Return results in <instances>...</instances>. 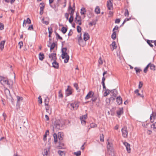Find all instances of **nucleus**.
I'll return each mask as SVG.
<instances>
[{"label": "nucleus", "mask_w": 156, "mask_h": 156, "mask_svg": "<svg viewBox=\"0 0 156 156\" xmlns=\"http://www.w3.org/2000/svg\"><path fill=\"white\" fill-rule=\"evenodd\" d=\"M74 86L76 88V90H78L79 88L78 86L77 83H75L73 84Z\"/></svg>", "instance_id": "0e129e2a"}, {"label": "nucleus", "mask_w": 156, "mask_h": 156, "mask_svg": "<svg viewBox=\"0 0 156 156\" xmlns=\"http://www.w3.org/2000/svg\"><path fill=\"white\" fill-rule=\"evenodd\" d=\"M55 45V44L54 42H53L50 45H48V47H50V51L51 52V50H53L54 48Z\"/></svg>", "instance_id": "6ab92c4d"}, {"label": "nucleus", "mask_w": 156, "mask_h": 156, "mask_svg": "<svg viewBox=\"0 0 156 156\" xmlns=\"http://www.w3.org/2000/svg\"><path fill=\"white\" fill-rule=\"evenodd\" d=\"M45 109L46 112L48 113L49 114H50L51 113V110L50 109V107L49 106L48 107H45Z\"/></svg>", "instance_id": "c756f323"}, {"label": "nucleus", "mask_w": 156, "mask_h": 156, "mask_svg": "<svg viewBox=\"0 0 156 156\" xmlns=\"http://www.w3.org/2000/svg\"><path fill=\"white\" fill-rule=\"evenodd\" d=\"M72 89L69 86H68L67 89L66 90L65 94L67 96H68L72 94Z\"/></svg>", "instance_id": "423d86ee"}, {"label": "nucleus", "mask_w": 156, "mask_h": 156, "mask_svg": "<svg viewBox=\"0 0 156 156\" xmlns=\"http://www.w3.org/2000/svg\"><path fill=\"white\" fill-rule=\"evenodd\" d=\"M94 95V93L92 91H90L85 98V100H87L91 98Z\"/></svg>", "instance_id": "9d476101"}, {"label": "nucleus", "mask_w": 156, "mask_h": 156, "mask_svg": "<svg viewBox=\"0 0 156 156\" xmlns=\"http://www.w3.org/2000/svg\"><path fill=\"white\" fill-rule=\"evenodd\" d=\"M4 25L2 23H0V30H2L4 29Z\"/></svg>", "instance_id": "e2e57ef3"}, {"label": "nucleus", "mask_w": 156, "mask_h": 156, "mask_svg": "<svg viewBox=\"0 0 156 156\" xmlns=\"http://www.w3.org/2000/svg\"><path fill=\"white\" fill-rule=\"evenodd\" d=\"M118 28H119V27L118 26L116 25V26H115L114 28L113 29L112 31L113 32L115 31V30H118Z\"/></svg>", "instance_id": "338daca9"}, {"label": "nucleus", "mask_w": 156, "mask_h": 156, "mask_svg": "<svg viewBox=\"0 0 156 156\" xmlns=\"http://www.w3.org/2000/svg\"><path fill=\"white\" fill-rule=\"evenodd\" d=\"M150 64H148L147 65V66L145 67V68L144 69V71L145 73H146L147 71V69L148 67H149V65Z\"/></svg>", "instance_id": "3c124183"}, {"label": "nucleus", "mask_w": 156, "mask_h": 156, "mask_svg": "<svg viewBox=\"0 0 156 156\" xmlns=\"http://www.w3.org/2000/svg\"><path fill=\"white\" fill-rule=\"evenodd\" d=\"M50 148L51 147L50 145H49L44 150L45 155H47L50 153Z\"/></svg>", "instance_id": "f3484780"}, {"label": "nucleus", "mask_w": 156, "mask_h": 156, "mask_svg": "<svg viewBox=\"0 0 156 156\" xmlns=\"http://www.w3.org/2000/svg\"><path fill=\"white\" fill-rule=\"evenodd\" d=\"M90 128H94L97 127V125L95 123H92L90 124Z\"/></svg>", "instance_id": "4c0bfd02"}, {"label": "nucleus", "mask_w": 156, "mask_h": 156, "mask_svg": "<svg viewBox=\"0 0 156 156\" xmlns=\"http://www.w3.org/2000/svg\"><path fill=\"white\" fill-rule=\"evenodd\" d=\"M62 134L61 132H58V136L59 140H62L63 138L62 137Z\"/></svg>", "instance_id": "72a5a7b5"}, {"label": "nucleus", "mask_w": 156, "mask_h": 156, "mask_svg": "<svg viewBox=\"0 0 156 156\" xmlns=\"http://www.w3.org/2000/svg\"><path fill=\"white\" fill-rule=\"evenodd\" d=\"M55 34L56 35V37L58 39L62 40V38L61 37L59 34L56 32H55Z\"/></svg>", "instance_id": "e433bc0d"}, {"label": "nucleus", "mask_w": 156, "mask_h": 156, "mask_svg": "<svg viewBox=\"0 0 156 156\" xmlns=\"http://www.w3.org/2000/svg\"><path fill=\"white\" fill-rule=\"evenodd\" d=\"M67 29L65 27H62V32L63 34H65L67 31Z\"/></svg>", "instance_id": "473e14b6"}, {"label": "nucleus", "mask_w": 156, "mask_h": 156, "mask_svg": "<svg viewBox=\"0 0 156 156\" xmlns=\"http://www.w3.org/2000/svg\"><path fill=\"white\" fill-rule=\"evenodd\" d=\"M52 67L55 69H58L59 68L58 63L57 62L56 60H55L52 62Z\"/></svg>", "instance_id": "ddd939ff"}, {"label": "nucleus", "mask_w": 156, "mask_h": 156, "mask_svg": "<svg viewBox=\"0 0 156 156\" xmlns=\"http://www.w3.org/2000/svg\"><path fill=\"white\" fill-rule=\"evenodd\" d=\"M76 23H78L79 25H80L81 24V18L80 16L79 17V19L77 20Z\"/></svg>", "instance_id": "58836bf2"}, {"label": "nucleus", "mask_w": 156, "mask_h": 156, "mask_svg": "<svg viewBox=\"0 0 156 156\" xmlns=\"http://www.w3.org/2000/svg\"><path fill=\"white\" fill-rule=\"evenodd\" d=\"M40 5H41L42 6L40 7V10H44V5L43 3H41L40 4Z\"/></svg>", "instance_id": "8fccbe9b"}, {"label": "nucleus", "mask_w": 156, "mask_h": 156, "mask_svg": "<svg viewBox=\"0 0 156 156\" xmlns=\"http://www.w3.org/2000/svg\"><path fill=\"white\" fill-rule=\"evenodd\" d=\"M149 64H150L149 65V67H150V69L151 70H155V66L153 64H151V63H149Z\"/></svg>", "instance_id": "2f4dec72"}, {"label": "nucleus", "mask_w": 156, "mask_h": 156, "mask_svg": "<svg viewBox=\"0 0 156 156\" xmlns=\"http://www.w3.org/2000/svg\"><path fill=\"white\" fill-rule=\"evenodd\" d=\"M123 144L126 147L127 152L128 153H130L131 151L130 144L127 142H124L123 143Z\"/></svg>", "instance_id": "1a4fd4ad"}, {"label": "nucleus", "mask_w": 156, "mask_h": 156, "mask_svg": "<svg viewBox=\"0 0 156 156\" xmlns=\"http://www.w3.org/2000/svg\"><path fill=\"white\" fill-rule=\"evenodd\" d=\"M121 131L123 137L125 138H126L127 137L128 135V131L127 127H124L122 128Z\"/></svg>", "instance_id": "39448f33"}, {"label": "nucleus", "mask_w": 156, "mask_h": 156, "mask_svg": "<svg viewBox=\"0 0 156 156\" xmlns=\"http://www.w3.org/2000/svg\"><path fill=\"white\" fill-rule=\"evenodd\" d=\"M100 8L98 6H97L95 9V12L97 14H98L100 13Z\"/></svg>", "instance_id": "b1692460"}, {"label": "nucleus", "mask_w": 156, "mask_h": 156, "mask_svg": "<svg viewBox=\"0 0 156 156\" xmlns=\"http://www.w3.org/2000/svg\"><path fill=\"white\" fill-rule=\"evenodd\" d=\"M86 12V10L85 8L83 7L81 9V11L80 12L81 14H85Z\"/></svg>", "instance_id": "cd10ccee"}, {"label": "nucleus", "mask_w": 156, "mask_h": 156, "mask_svg": "<svg viewBox=\"0 0 156 156\" xmlns=\"http://www.w3.org/2000/svg\"><path fill=\"white\" fill-rule=\"evenodd\" d=\"M48 30L49 34H51L52 33V28L48 27Z\"/></svg>", "instance_id": "bf43d9fd"}, {"label": "nucleus", "mask_w": 156, "mask_h": 156, "mask_svg": "<svg viewBox=\"0 0 156 156\" xmlns=\"http://www.w3.org/2000/svg\"><path fill=\"white\" fill-rule=\"evenodd\" d=\"M111 92V91L110 90H109L108 89H107L106 90H105V91L104 93V96H107L109 94L110 92Z\"/></svg>", "instance_id": "c85d7f7f"}, {"label": "nucleus", "mask_w": 156, "mask_h": 156, "mask_svg": "<svg viewBox=\"0 0 156 156\" xmlns=\"http://www.w3.org/2000/svg\"><path fill=\"white\" fill-rule=\"evenodd\" d=\"M67 50L66 48H63L62 49L61 56L62 59L66 58L64 60V62L65 63L68 62L69 58V57L66 52Z\"/></svg>", "instance_id": "f257e3e1"}, {"label": "nucleus", "mask_w": 156, "mask_h": 156, "mask_svg": "<svg viewBox=\"0 0 156 156\" xmlns=\"http://www.w3.org/2000/svg\"><path fill=\"white\" fill-rule=\"evenodd\" d=\"M152 42V41H150L149 40H147V43L151 47H152L153 46V45L151 44V42Z\"/></svg>", "instance_id": "37998d69"}, {"label": "nucleus", "mask_w": 156, "mask_h": 156, "mask_svg": "<svg viewBox=\"0 0 156 156\" xmlns=\"http://www.w3.org/2000/svg\"><path fill=\"white\" fill-rule=\"evenodd\" d=\"M49 102V100L47 97L45 99L44 104H45V106L46 107H48V106H49V104H48V103Z\"/></svg>", "instance_id": "393cba45"}, {"label": "nucleus", "mask_w": 156, "mask_h": 156, "mask_svg": "<svg viewBox=\"0 0 156 156\" xmlns=\"http://www.w3.org/2000/svg\"><path fill=\"white\" fill-rule=\"evenodd\" d=\"M44 58V55L43 53H40L39 54V59L42 61Z\"/></svg>", "instance_id": "aec40b11"}, {"label": "nucleus", "mask_w": 156, "mask_h": 156, "mask_svg": "<svg viewBox=\"0 0 156 156\" xmlns=\"http://www.w3.org/2000/svg\"><path fill=\"white\" fill-rule=\"evenodd\" d=\"M116 101L117 103L119 105H120L122 103V98H121L120 96H119L116 98Z\"/></svg>", "instance_id": "dca6fc26"}, {"label": "nucleus", "mask_w": 156, "mask_h": 156, "mask_svg": "<svg viewBox=\"0 0 156 156\" xmlns=\"http://www.w3.org/2000/svg\"><path fill=\"white\" fill-rule=\"evenodd\" d=\"M53 136L54 138V141L55 142V143L56 144L57 142V140H58V136L57 134L56 133H54L53 135Z\"/></svg>", "instance_id": "a878e982"}, {"label": "nucleus", "mask_w": 156, "mask_h": 156, "mask_svg": "<svg viewBox=\"0 0 156 156\" xmlns=\"http://www.w3.org/2000/svg\"><path fill=\"white\" fill-rule=\"evenodd\" d=\"M62 125L59 120H57L54 122V128L58 129H62Z\"/></svg>", "instance_id": "7ed1b4c3"}, {"label": "nucleus", "mask_w": 156, "mask_h": 156, "mask_svg": "<svg viewBox=\"0 0 156 156\" xmlns=\"http://www.w3.org/2000/svg\"><path fill=\"white\" fill-rule=\"evenodd\" d=\"M17 105L18 104V102L19 101H22L23 99V98L22 97H19V96H17Z\"/></svg>", "instance_id": "f704fd0d"}, {"label": "nucleus", "mask_w": 156, "mask_h": 156, "mask_svg": "<svg viewBox=\"0 0 156 156\" xmlns=\"http://www.w3.org/2000/svg\"><path fill=\"white\" fill-rule=\"evenodd\" d=\"M38 101L39 102V103L40 104H41L42 103V100L41 97V96H39L38 98Z\"/></svg>", "instance_id": "69168bd1"}, {"label": "nucleus", "mask_w": 156, "mask_h": 156, "mask_svg": "<svg viewBox=\"0 0 156 156\" xmlns=\"http://www.w3.org/2000/svg\"><path fill=\"white\" fill-rule=\"evenodd\" d=\"M81 28L79 26H78L77 27V30L78 33H80L81 31Z\"/></svg>", "instance_id": "864d4df0"}, {"label": "nucleus", "mask_w": 156, "mask_h": 156, "mask_svg": "<svg viewBox=\"0 0 156 156\" xmlns=\"http://www.w3.org/2000/svg\"><path fill=\"white\" fill-rule=\"evenodd\" d=\"M151 128L153 129L154 131H156V122L151 125Z\"/></svg>", "instance_id": "bb28decb"}, {"label": "nucleus", "mask_w": 156, "mask_h": 156, "mask_svg": "<svg viewBox=\"0 0 156 156\" xmlns=\"http://www.w3.org/2000/svg\"><path fill=\"white\" fill-rule=\"evenodd\" d=\"M129 15V13L127 9H125V11L124 13V15L125 16H128Z\"/></svg>", "instance_id": "a18cd8bd"}, {"label": "nucleus", "mask_w": 156, "mask_h": 156, "mask_svg": "<svg viewBox=\"0 0 156 156\" xmlns=\"http://www.w3.org/2000/svg\"><path fill=\"white\" fill-rule=\"evenodd\" d=\"M116 97H114L113 96H112L110 97L109 98V100L110 102H113L114 101L115 99V98Z\"/></svg>", "instance_id": "ea45409f"}, {"label": "nucleus", "mask_w": 156, "mask_h": 156, "mask_svg": "<svg viewBox=\"0 0 156 156\" xmlns=\"http://www.w3.org/2000/svg\"><path fill=\"white\" fill-rule=\"evenodd\" d=\"M112 96H113L114 97H116L117 94V91L116 89H114L113 90H112Z\"/></svg>", "instance_id": "4be33fe9"}, {"label": "nucleus", "mask_w": 156, "mask_h": 156, "mask_svg": "<svg viewBox=\"0 0 156 156\" xmlns=\"http://www.w3.org/2000/svg\"><path fill=\"white\" fill-rule=\"evenodd\" d=\"M5 92L6 95L10 94L9 90L8 89H6L5 90Z\"/></svg>", "instance_id": "de8ad7c7"}, {"label": "nucleus", "mask_w": 156, "mask_h": 156, "mask_svg": "<svg viewBox=\"0 0 156 156\" xmlns=\"http://www.w3.org/2000/svg\"><path fill=\"white\" fill-rule=\"evenodd\" d=\"M28 30H33V27L32 25H30L28 28Z\"/></svg>", "instance_id": "4d7b16f0"}, {"label": "nucleus", "mask_w": 156, "mask_h": 156, "mask_svg": "<svg viewBox=\"0 0 156 156\" xmlns=\"http://www.w3.org/2000/svg\"><path fill=\"white\" fill-rule=\"evenodd\" d=\"M91 98V101H92L93 102H95L97 99V96L94 95Z\"/></svg>", "instance_id": "c9c22d12"}, {"label": "nucleus", "mask_w": 156, "mask_h": 156, "mask_svg": "<svg viewBox=\"0 0 156 156\" xmlns=\"http://www.w3.org/2000/svg\"><path fill=\"white\" fill-rule=\"evenodd\" d=\"M100 140L101 142H104V137L103 134H101L100 135Z\"/></svg>", "instance_id": "79ce46f5"}, {"label": "nucleus", "mask_w": 156, "mask_h": 156, "mask_svg": "<svg viewBox=\"0 0 156 156\" xmlns=\"http://www.w3.org/2000/svg\"><path fill=\"white\" fill-rule=\"evenodd\" d=\"M5 42V41H2L0 43V50L2 51L4 48V45Z\"/></svg>", "instance_id": "a211bd4d"}, {"label": "nucleus", "mask_w": 156, "mask_h": 156, "mask_svg": "<svg viewBox=\"0 0 156 156\" xmlns=\"http://www.w3.org/2000/svg\"><path fill=\"white\" fill-rule=\"evenodd\" d=\"M58 97L59 98H62L63 97V95L61 90L58 92Z\"/></svg>", "instance_id": "49530a36"}, {"label": "nucleus", "mask_w": 156, "mask_h": 156, "mask_svg": "<svg viewBox=\"0 0 156 156\" xmlns=\"http://www.w3.org/2000/svg\"><path fill=\"white\" fill-rule=\"evenodd\" d=\"M113 32V33L111 35V37L113 40H115L116 38V31H114Z\"/></svg>", "instance_id": "7c9ffc66"}, {"label": "nucleus", "mask_w": 156, "mask_h": 156, "mask_svg": "<svg viewBox=\"0 0 156 156\" xmlns=\"http://www.w3.org/2000/svg\"><path fill=\"white\" fill-rule=\"evenodd\" d=\"M58 153L59 155V156H65V152L64 151H62L61 150H58Z\"/></svg>", "instance_id": "5701e85b"}, {"label": "nucleus", "mask_w": 156, "mask_h": 156, "mask_svg": "<svg viewBox=\"0 0 156 156\" xmlns=\"http://www.w3.org/2000/svg\"><path fill=\"white\" fill-rule=\"evenodd\" d=\"M74 17L70 16V18L69 19V21L70 23H71L73 20Z\"/></svg>", "instance_id": "13d9d810"}, {"label": "nucleus", "mask_w": 156, "mask_h": 156, "mask_svg": "<svg viewBox=\"0 0 156 156\" xmlns=\"http://www.w3.org/2000/svg\"><path fill=\"white\" fill-rule=\"evenodd\" d=\"M0 83L3 85H7L8 86H10V84L8 79L3 77L0 76Z\"/></svg>", "instance_id": "f03ea898"}, {"label": "nucleus", "mask_w": 156, "mask_h": 156, "mask_svg": "<svg viewBox=\"0 0 156 156\" xmlns=\"http://www.w3.org/2000/svg\"><path fill=\"white\" fill-rule=\"evenodd\" d=\"M120 21V19H117L115 20V23H119Z\"/></svg>", "instance_id": "774afa93"}, {"label": "nucleus", "mask_w": 156, "mask_h": 156, "mask_svg": "<svg viewBox=\"0 0 156 156\" xmlns=\"http://www.w3.org/2000/svg\"><path fill=\"white\" fill-rule=\"evenodd\" d=\"M50 61L52 62L55 60H56L57 59L56 57V54L55 53H51L50 54L48 55Z\"/></svg>", "instance_id": "20e7f679"}, {"label": "nucleus", "mask_w": 156, "mask_h": 156, "mask_svg": "<svg viewBox=\"0 0 156 156\" xmlns=\"http://www.w3.org/2000/svg\"><path fill=\"white\" fill-rule=\"evenodd\" d=\"M81 153L80 151H78L76 152H75L74 154L76 156H80L81 155Z\"/></svg>", "instance_id": "c03bdc74"}, {"label": "nucleus", "mask_w": 156, "mask_h": 156, "mask_svg": "<svg viewBox=\"0 0 156 156\" xmlns=\"http://www.w3.org/2000/svg\"><path fill=\"white\" fill-rule=\"evenodd\" d=\"M123 113V108H119L118 110L117 111L116 113L118 115L120 116Z\"/></svg>", "instance_id": "2eb2a0df"}, {"label": "nucleus", "mask_w": 156, "mask_h": 156, "mask_svg": "<svg viewBox=\"0 0 156 156\" xmlns=\"http://www.w3.org/2000/svg\"><path fill=\"white\" fill-rule=\"evenodd\" d=\"M70 105L74 110H76L79 107V104L78 102L75 101L74 103H71Z\"/></svg>", "instance_id": "6e6552de"}, {"label": "nucleus", "mask_w": 156, "mask_h": 156, "mask_svg": "<svg viewBox=\"0 0 156 156\" xmlns=\"http://www.w3.org/2000/svg\"><path fill=\"white\" fill-rule=\"evenodd\" d=\"M25 22L26 23H27L29 24H30L31 23V21L28 18L27 19V20L26 21H25Z\"/></svg>", "instance_id": "052dcab7"}, {"label": "nucleus", "mask_w": 156, "mask_h": 156, "mask_svg": "<svg viewBox=\"0 0 156 156\" xmlns=\"http://www.w3.org/2000/svg\"><path fill=\"white\" fill-rule=\"evenodd\" d=\"M152 117L154 119H156V112H153L151 115L150 117V120L151 122L152 123L154 122V119H152Z\"/></svg>", "instance_id": "9b49d317"}, {"label": "nucleus", "mask_w": 156, "mask_h": 156, "mask_svg": "<svg viewBox=\"0 0 156 156\" xmlns=\"http://www.w3.org/2000/svg\"><path fill=\"white\" fill-rule=\"evenodd\" d=\"M75 9H72L71 11L69 12V14H70L71 17H73V14Z\"/></svg>", "instance_id": "09e8293b"}, {"label": "nucleus", "mask_w": 156, "mask_h": 156, "mask_svg": "<svg viewBox=\"0 0 156 156\" xmlns=\"http://www.w3.org/2000/svg\"><path fill=\"white\" fill-rule=\"evenodd\" d=\"M112 145L111 143H110L109 141H108V144L107 146V149L109 150H111L112 149Z\"/></svg>", "instance_id": "412c9836"}, {"label": "nucleus", "mask_w": 156, "mask_h": 156, "mask_svg": "<svg viewBox=\"0 0 156 156\" xmlns=\"http://www.w3.org/2000/svg\"><path fill=\"white\" fill-rule=\"evenodd\" d=\"M90 38L89 35L87 32H85L83 34V40L85 41H86Z\"/></svg>", "instance_id": "4468645a"}, {"label": "nucleus", "mask_w": 156, "mask_h": 156, "mask_svg": "<svg viewBox=\"0 0 156 156\" xmlns=\"http://www.w3.org/2000/svg\"><path fill=\"white\" fill-rule=\"evenodd\" d=\"M135 69L136 70V73H140V71H141V70L137 67H136L135 68Z\"/></svg>", "instance_id": "680f3d73"}, {"label": "nucleus", "mask_w": 156, "mask_h": 156, "mask_svg": "<svg viewBox=\"0 0 156 156\" xmlns=\"http://www.w3.org/2000/svg\"><path fill=\"white\" fill-rule=\"evenodd\" d=\"M111 45L112 46L113 49L116 48L117 46H116L115 42V41L112 42Z\"/></svg>", "instance_id": "a19ab883"}, {"label": "nucleus", "mask_w": 156, "mask_h": 156, "mask_svg": "<svg viewBox=\"0 0 156 156\" xmlns=\"http://www.w3.org/2000/svg\"><path fill=\"white\" fill-rule=\"evenodd\" d=\"M42 22L43 23H44V24H45L46 25H48L49 23L48 22V21H45V20H44V18H43L42 19Z\"/></svg>", "instance_id": "5fc2aeb1"}, {"label": "nucleus", "mask_w": 156, "mask_h": 156, "mask_svg": "<svg viewBox=\"0 0 156 156\" xmlns=\"http://www.w3.org/2000/svg\"><path fill=\"white\" fill-rule=\"evenodd\" d=\"M143 85V83H142V82L141 81L139 82V85H138L139 88V89L141 88L142 87Z\"/></svg>", "instance_id": "6e6d98bb"}, {"label": "nucleus", "mask_w": 156, "mask_h": 156, "mask_svg": "<svg viewBox=\"0 0 156 156\" xmlns=\"http://www.w3.org/2000/svg\"><path fill=\"white\" fill-rule=\"evenodd\" d=\"M87 114L80 116V119L81 121V123L83 125H85L86 122L85 119L87 118Z\"/></svg>", "instance_id": "0eeeda50"}, {"label": "nucleus", "mask_w": 156, "mask_h": 156, "mask_svg": "<svg viewBox=\"0 0 156 156\" xmlns=\"http://www.w3.org/2000/svg\"><path fill=\"white\" fill-rule=\"evenodd\" d=\"M107 6L109 10H111L113 8L112 3L110 0L108 1L107 2Z\"/></svg>", "instance_id": "f8f14e48"}, {"label": "nucleus", "mask_w": 156, "mask_h": 156, "mask_svg": "<svg viewBox=\"0 0 156 156\" xmlns=\"http://www.w3.org/2000/svg\"><path fill=\"white\" fill-rule=\"evenodd\" d=\"M98 62L100 65H102L103 64V60L101 57L99 58Z\"/></svg>", "instance_id": "603ef678"}]
</instances>
